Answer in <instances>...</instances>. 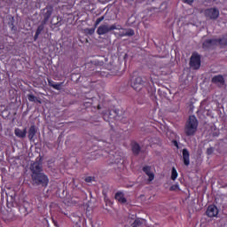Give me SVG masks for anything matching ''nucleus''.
<instances>
[{
    "label": "nucleus",
    "mask_w": 227,
    "mask_h": 227,
    "mask_svg": "<svg viewBox=\"0 0 227 227\" xmlns=\"http://www.w3.org/2000/svg\"><path fill=\"white\" fill-rule=\"evenodd\" d=\"M198 119L195 115H190L188 121H186L184 125V134L186 136L191 137L194 136L196 132H198Z\"/></svg>",
    "instance_id": "obj_1"
},
{
    "label": "nucleus",
    "mask_w": 227,
    "mask_h": 227,
    "mask_svg": "<svg viewBox=\"0 0 227 227\" xmlns=\"http://www.w3.org/2000/svg\"><path fill=\"white\" fill-rule=\"evenodd\" d=\"M31 178L35 185H42V187H47L49 185V176L43 172L31 175Z\"/></svg>",
    "instance_id": "obj_2"
},
{
    "label": "nucleus",
    "mask_w": 227,
    "mask_h": 227,
    "mask_svg": "<svg viewBox=\"0 0 227 227\" xmlns=\"http://www.w3.org/2000/svg\"><path fill=\"white\" fill-rule=\"evenodd\" d=\"M43 158L39 156L35 159V162L30 165V171L32 175H37L40 173H43Z\"/></svg>",
    "instance_id": "obj_3"
},
{
    "label": "nucleus",
    "mask_w": 227,
    "mask_h": 227,
    "mask_svg": "<svg viewBox=\"0 0 227 227\" xmlns=\"http://www.w3.org/2000/svg\"><path fill=\"white\" fill-rule=\"evenodd\" d=\"M189 66L192 70H200L201 67V55L198 52H193L190 58Z\"/></svg>",
    "instance_id": "obj_4"
},
{
    "label": "nucleus",
    "mask_w": 227,
    "mask_h": 227,
    "mask_svg": "<svg viewBox=\"0 0 227 227\" xmlns=\"http://www.w3.org/2000/svg\"><path fill=\"white\" fill-rule=\"evenodd\" d=\"M145 80L141 76L132 77L130 80V86L135 91H141L145 86Z\"/></svg>",
    "instance_id": "obj_5"
},
{
    "label": "nucleus",
    "mask_w": 227,
    "mask_h": 227,
    "mask_svg": "<svg viewBox=\"0 0 227 227\" xmlns=\"http://www.w3.org/2000/svg\"><path fill=\"white\" fill-rule=\"evenodd\" d=\"M204 15L206 19L210 20H217L219 19V9L215 7L207 8L204 11Z\"/></svg>",
    "instance_id": "obj_6"
},
{
    "label": "nucleus",
    "mask_w": 227,
    "mask_h": 227,
    "mask_svg": "<svg viewBox=\"0 0 227 227\" xmlns=\"http://www.w3.org/2000/svg\"><path fill=\"white\" fill-rule=\"evenodd\" d=\"M110 31H114V27H111L109 25H101L97 29V33L99 35V36H102V35H107V33H110Z\"/></svg>",
    "instance_id": "obj_7"
},
{
    "label": "nucleus",
    "mask_w": 227,
    "mask_h": 227,
    "mask_svg": "<svg viewBox=\"0 0 227 227\" xmlns=\"http://www.w3.org/2000/svg\"><path fill=\"white\" fill-rule=\"evenodd\" d=\"M206 214L207 217H217L219 209L215 207V205H210L207 207Z\"/></svg>",
    "instance_id": "obj_8"
},
{
    "label": "nucleus",
    "mask_w": 227,
    "mask_h": 227,
    "mask_svg": "<svg viewBox=\"0 0 227 227\" xmlns=\"http://www.w3.org/2000/svg\"><path fill=\"white\" fill-rule=\"evenodd\" d=\"M43 23L46 24V22H49V20L51 19V15H52V12H54V8H52V6L49 5L46 6L43 9Z\"/></svg>",
    "instance_id": "obj_9"
},
{
    "label": "nucleus",
    "mask_w": 227,
    "mask_h": 227,
    "mask_svg": "<svg viewBox=\"0 0 227 227\" xmlns=\"http://www.w3.org/2000/svg\"><path fill=\"white\" fill-rule=\"evenodd\" d=\"M217 46V39H207L203 42L202 48L212 49V47Z\"/></svg>",
    "instance_id": "obj_10"
},
{
    "label": "nucleus",
    "mask_w": 227,
    "mask_h": 227,
    "mask_svg": "<svg viewBox=\"0 0 227 227\" xmlns=\"http://www.w3.org/2000/svg\"><path fill=\"white\" fill-rule=\"evenodd\" d=\"M128 224H126L124 227H141L143 226V220L141 219H128Z\"/></svg>",
    "instance_id": "obj_11"
},
{
    "label": "nucleus",
    "mask_w": 227,
    "mask_h": 227,
    "mask_svg": "<svg viewBox=\"0 0 227 227\" xmlns=\"http://www.w3.org/2000/svg\"><path fill=\"white\" fill-rule=\"evenodd\" d=\"M191 154L189 153V150L187 148L183 149V162L184 166H189L191 164Z\"/></svg>",
    "instance_id": "obj_12"
},
{
    "label": "nucleus",
    "mask_w": 227,
    "mask_h": 227,
    "mask_svg": "<svg viewBox=\"0 0 227 227\" xmlns=\"http://www.w3.org/2000/svg\"><path fill=\"white\" fill-rule=\"evenodd\" d=\"M131 152L133 153V155H139V153H141V145H139L137 144V142L136 141H132L131 142Z\"/></svg>",
    "instance_id": "obj_13"
},
{
    "label": "nucleus",
    "mask_w": 227,
    "mask_h": 227,
    "mask_svg": "<svg viewBox=\"0 0 227 227\" xmlns=\"http://www.w3.org/2000/svg\"><path fill=\"white\" fill-rule=\"evenodd\" d=\"M143 171L149 176L148 181L149 182H153V178H155V175L152 172V167L150 166H145L143 167Z\"/></svg>",
    "instance_id": "obj_14"
},
{
    "label": "nucleus",
    "mask_w": 227,
    "mask_h": 227,
    "mask_svg": "<svg viewBox=\"0 0 227 227\" xmlns=\"http://www.w3.org/2000/svg\"><path fill=\"white\" fill-rule=\"evenodd\" d=\"M136 35V32L132 28H124L122 31H120L119 36H134Z\"/></svg>",
    "instance_id": "obj_15"
},
{
    "label": "nucleus",
    "mask_w": 227,
    "mask_h": 227,
    "mask_svg": "<svg viewBox=\"0 0 227 227\" xmlns=\"http://www.w3.org/2000/svg\"><path fill=\"white\" fill-rule=\"evenodd\" d=\"M14 134L16 136V137H20V139H24V137H26V135L27 134V129H24L23 130L16 128L14 129Z\"/></svg>",
    "instance_id": "obj_16"
},
{
    "label": "nucleus",
    "mask_w": 227,
    "mask_h": 227,
    "mask_svg": "<svg viewBox=\"0 0 227 227\" xmlns=\"http://www.w3.org/2000/svg\"><path fill=\"white\" fill-rule=\"evenodd\" d=\"M114 199L119 201V203L125 204L127 203V199L125 198V195L121 192H117L115 193Z\"/></svg>",
    "instance_id": "obj_17"
},
{
    "label": "nucleus",
    "mask_w": 227,
    "mask_h": 227,
    "mask_svg": "<svg viewBox=\"0 0 227 227\" xmlns=\"http://www.w3.org/2000/svg\"><path fill=\"white\" fill-rule=\"evenodd\" d=\"M48 84L51 86V88H53V90H57L59 91L61 90V86H63V82L56 83V82L48 79Z\"/></svg>",
    "instance_id": "obj_18"
},
{
    "label": "nucleus",
    "mask_w": 227,
    "mask_h": 227,
    "mask_svg": "<svg viewBox=\"0 0 227 227\" xmlns=\"http://www.w3.org/2000/svg\"><path fill=\"white\" fill-rule=\"evenodd\" d=\"M35 136H36V127L35 125H32L28 129L29 141H33V139H35Z\"/></svg>",
    "instance_id": "obj_19"
},
{
    "label": "nucleus",
    "mask_w": 227,
    "mask_h": 227,
    "mask_svg": "<svg viewBox=\"0 0 227 227\" xmlns=\"http://www.w3.org/2000/svg\"><path fill=\"white\" fill-rule=\"evenodd\" d=\"M212 82H214V84H224V77H223V75L219 74V75H215L212 78Z\"/></svg>",
    "instance_id": "obj_20"
},
{
    "label": "nucleus",
    "mask_w": 227,
    "mask_h": 227,
    "mask_svg": "<svg viewBox=\"0 0 227 227\" xmlns=\"http://www.w3.org/2000/svg\"><path fill=\"white\" fill-rule=\"evenodd\" d=\"M217 45H221L222 47H226L227 45V36H223L222 38L216 39Z\"/></svg>",
    "instance_id": "obj_21"
},
{
    "label": "nucleus",
    "mask_w": 227,
    "mask_h": 227,
    "mask_svg": "<svg viewBox=\"0 0 227 227\" xmlns=\"http://www.w3.org/2000/svg\"><path fill=\"white\" fill-rule=\"evenodd\" d=\"M27 98H28L29 102H38L39 104H42V101L38 100V98H36L33 94H28Z\"/></svg>",
    "instance_id": "obj_22"
},
{
    "label": "nucleus",
    "mask_w": 227,
    "mask_h": 227,
    "mask_svg": "<svg viewBox=\"0 0 227 227\" xmlns=\"http://www.w3.org/2000/svg\"><path fill=\"white\" fill-rule=\"evenodd\" d=\"M178 178V172L176 171V168L175 167L172 168L171 171V180H176Z\"/></svg>",
    "instance_id": "obj_23"
},
{
    "label": "nucleus",
    "mask_w": 227,
    "mask_h": 227,
    "mask_svg": "<svg viewBox=\"0 0 227 227\" xmlns=\"http://www.w3.org/2000/svg\"><path fill=\"white\" fill-rule=\"evenodd\" d=\"M43 29H45V23L43 22L41 25L38 26L35 33H37V35H41L42 31H43Z\"/></svg>",
    "instance_id": "obj_24"
},
{
    "label": "nucleus",
    "mask_w": 227,
    "mask_h": 227,
    "mask_svg": "<svg viewBox=\"0 0 227 227\" xmlns=\"http://www.w3.org/2000/svg\"><path fill=\"white\" fill-rule=\"evenodd\" d=\"M97 27H92V28H86L85 29V33H86V35H90V36H91V35H94L95 34V29H96Z\"/></svg>",
    "instance_id": "obj_25"
},
{
    "label": "nucleus",
    "mask_w": 227,
    "mask_h": 227,
    "mask_svg": "<svg viewBox=\"0 0 227 227\" xmlns=\"http://www.w3.org/2000/svg\"><path fill=\"white\" fill-rule=\"evenodd\" d=\"M104 19H105L104 16H101V17L98 18L95 24H94V27H97L98 26V24H100V22H102V20H104Z\"/></svg>",
    "instance_id": "obj_26"
},
{
    "label": "nucleus",
    "mask_w": 227,
    "mask_h": 227,
    "mask_svg": "<svg viewBox=\"0 0 227 227\" xmlns=\"http://www.w3.org/2000/svg\"><path fill=\"white\" fill-rule=\"evenodd\" d=\"M111 27H114V29H117V30H122L123 31V29H125V28H123V27H121V25H116V24H114V25H111Z\"/></svg>",
    "instance_id": "obj_27"
},
{
    "label": "nucleus",
    "mask_w": 227,
    "mask_h": 227,
    "mask_svg": "<svg viewBox=\"0 0 227 227\" xmlns=\"http://www.w3.org/2000/svg\"><path fill=\"white\" fill-rule=\"evenodd\" d=\"M207 155H212L214 153V147H209L206 151Z\"/></svg>",
    "instance_id": "obj_28"
},
{
    "label": "nucleus",
    "mask_w": 227,
    "mask_h": 227,
    "mask_svg": "<svg viewBox=\"0 0 227 227\" xmlns=\"http://www.w3.org/2000/svg\"><path fill=\"white\" fill-rule=\"evenodd\" d=\"M92 180H95V177H93V176H87V177H85V182L87 184H91Z\"/></svg>",
    "instance_id": "obj_29"
},
{
    "label": "nucleus",
    "mask_w": 227,
    "mask_h": 227,
    "mask_svg": "<svg viewBox=\"0 0 227 227\" xmlns=\"http://www.w3.org/2000/svg\"><path fill=\"white\" fill-rule=\"evenodd\" d=\"M184 3H186L187 4H191L192 3H194V0H183Z\"/></svg>",
    "instance_id": "obj_30"
},
{
    "label": "nucleus",
    "mask_w": 227,
    "mask_h": 227,
    "mask_svg": "<svg viewBox=\"0 0 227 227\" xmlns=\"http://www.w3.org/2000/svg\"><path fill=\"white\" fill-rule=\"evenodd\" d=\"M38 36H40V34L35 32V36H34L35 42H36V40H38Z\"/></svg>",
    "instance_id": "obj_31"
},
{
    "label": "nucleus",
    "mask_w": 227,
    "mask_h": 227,
    "mask_svg": "<svg viewBox=\"0 0 227 227\" xmlns=\"http://www.w3.org/2000/svg\"><path fill=\"white\" fill-rule=\"evenodd\" d=\"M53 26H56V27H59V26H61V21H58L57 23H54Z\"/></svg>",
    "instance_id": "obj_32"
},
{
    "label": "nucleus",
    "mask_w": 227,
    "mask_h": 227,
    "mask_svg": "<svg viewBox=\"0 0 227 227\" xmlns=\"http://www.w3.org/2000/svg\"><path fill=\"white\" fill-rule=\"evenodd\" d=\"M173 144L176 148H178V142L176 140H174Z\"/></svg>",
    "instance_id": "obj_33"
},
{
    "label": "nucleus",
    "mask_w": 227,
    "mask_h": 227,
    "mask_svg": "<svg viewBox=\"0 0 227 227\" xmlns=\"http://www.w3.org/2000/svg\"><path fill=\"white\" fill-rule=\"evenodd\" d=\"M176 187H178V185H174L170 187V191H175V189H176Z\"/></svg>",
    "instance_id": "obj_34"
},
{
    "label": "nucleus",
    "mask_w": 227,
    "mask_h": 227,
    "mask_svg": "<svg viewBox=\"0 0 227 227\" xmlns=\"http://www.w3.org/2000/svg\"><path fill=\"white\" fill-rule=\"evenodd\" d=\"M92 227H100V226L97 223H95V224L92 223Z\"/></svg>",
    "instance_id": "obj_35"
},
{
    "label": "nucleus",
    "mask_w": 227,
    "mask_h": 227,
    "mask_svg": "<svg viewBox=\"0 0 227 227\" xmlns=\"http://www.w3.org/2000/svg\"><path fill=\"white\" fill-rule=\"evenodd\" d=\"M53 223H54L55 226H58V222L53 221Z\"/></svg>",
    "instance_id": "obj_36"
},
{
    "label": "nucleus",
    "mask_w": 227,
    "mask_h": 227,
    "mask_svg": "<svg viewBox=\"0 0 227 227\" xmlns=\"http://www.w3.org/2000/svg\"><path fill=\"white\" fill-rule=\"evenodd\" d=\"M98 109H100V105L98 106Z\"/></svg>",
    "instance_id": "obj_37"
},
{
    "label": "nucleus",
    "mask_w": 227,
    "mask_h": 227,
    "mask_svg": "<svg viewBox=\"0 0 227 227\" xmlns=\"http://www.w3.org/2000/svg\"><path fill=\"white\" fill-rule=\"evenodd\" d=\"M57 20H59V17H57Z\"/></svg>",
    "instance_id": "obj_38"
},
{
    "label": "nucleus",
    "mask_w": 227,
    "mask_h": 227,
    "mask_svg": "<svg viewBox=\"0 0 227 227\" xmlns=\"http://www.w3.org/2000/svg\"><path fill=\"white\" fill-rule=\"evenodd\" d=\"M66 215H68V214H67V213H64Z\"/></svg>",
    "instance_id": "obj_39"
}]
</instances>
